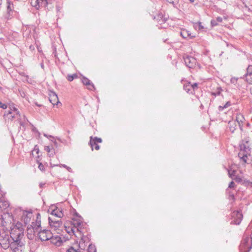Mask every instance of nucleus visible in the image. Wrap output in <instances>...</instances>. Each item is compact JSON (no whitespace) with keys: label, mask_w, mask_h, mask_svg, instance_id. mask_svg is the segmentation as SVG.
<instances>
[{"label":"nucleus","mask_w":252,"mask_h":252,"mask_svg":"<svg viewBox=\"0 0 252 252\" xmlns=\"http://www.w3.org/2000/svg\"><path fill=\"white\" fill-rule=\"evenodd\" d=\"M232 217L234 219L232 222H233L235 224H239L242 220L243 215L240 211H234L232 213Z\"/></svg>","instance_id":"13"},{"label":"nucleus","mask_w":252,"mask_h":252,"mask_svg":"<svg viewBox=\"0 0 252 252\" xmlns=\"http://www.w3.org/2000/svg\"><path fill=\"white\" fill-rule=\"evenodd\" d=\"M200 107H203V105H201Z\"/></svg>","instance_id":"60"},{"label":"nucleus","mask_w":252,"mask_h":252,"mask_svg":"<svg viewBox=\"0 0 252 252\" xmlns=\"http://www.w3.org/2000/svg\"><path fill=\"white\" fill-rule=\"evenodd\" d=\"M88 252H96V249L94 245L89 244L88 246Z\"/></svg>","instance_id":"30"},{"label":"nucleus","mask_w":252,"mask_h":252,"mask_svg":"<svg viewBox=\"0 0 252 252\" xmlns=\"http://www.w3.org/2000/svg\"><path fill=\"white\" fill-rule=\"evenodd\" d=\"M10 237L8 235L1 236L0 237V244L1 247L4 250L10 248L11 247Z\"/></svg>","instance_id":"7"},{"label":"nucleus","mask_w":252,"mask_h":252,"mask_svg":"<svg viewBox=\"0 0 252 252\" xmlns=\"http://www.w3.org/2000/svg\"><path fill=\"white\" fill-rule=\"evenodd\" d=\"M229 176L232 179L235 176L236 170L233 169L232 167H230L228 170Z\"/></svg>","instance_id":"27"},{"label":"nucleus","mask_w":252,"mask_h":252,"mask_svg":"<svg viewBox=\"0 0 252 252\" xmlns=\"http://www.w3.org/2000/svg\"><path fill=\"white\" fill-rule=\"evenodd\" d=\"M102 139L100 138L95 137L93 138L92 136L90 137V144L92 147V150H94V143L96 144L97 143H101Z\"/></svg>","instance_id":"21"},{"label":"nucleus","mask_w":252,"mask_h":252,"mask_svg":"<svg viewBox=\"0 0 252 252\" xmlns=\"http://www.w3.org/2000/svg\"><path fill=\"white\" fill-rule=\"evenodd\" d=\"M169 3L173 4L175 7L179 2V0H166Z\"/></svg>","instance_id":"38"},{"label":"nucleus","mask_w":252,"mask_h":252,"mask_svg":"<svg viewBox=\"0 0 252 252\" xmlns=\"http://www.w3.org/2000/svg\"><path fill=\"white\" fill-rule=\"evenodd\" d=\"M70 226H65V230L70 235H75L76 230L80 235L83 233V228L86 224L83 222V218L77 213L74 216L70 222Z\"/></svg>","instance_id":"1"},{"label":"nucleus","mask_w":252,"mask_h":252,"mask_svg":"<svg viewBox=\"0 0 252 252\" xmlns=\"http://www.w3.org/2000/svg\"><path fill=\"white\" fill-rule=\"evenodd\" d=\"M0 108H1L3 109H5L7 108V105L5 104L2 103L1 101H0Z\"/></svg>","instance_id":"44"},{"label":"nucleus","mask_w":252,"mask_h":252,"mask_svg":"<svg viewBox=\"0 0 252 252\" xmlns=\"http://www.w3.org/2000/svg\"><path fill=\"white\" fill-rule=\"evenodd\" d=\"M54 143L55 146H57V142L56 141H54Z\"/></svg>","instance_id":"55"},{"label":"nucleus","mask_w":252,"mask_h":252,"mask_svg":"<svg viewBox=\"0 0 252 252\" xmlns=\"http://www.w3.org/2000/svg\"><path fill=\"white\" fill-rule=\"evenodd\" d=\"M216 21L217 22V23H220L222 22V19L221 17H218L217 18H216Z\"/></svg>","instance_id":"48"},{"label":"nucleus","mask_w":252,"mask_h":252,"mask_svg":"<svg viewBox=\"0 0 252 252\" xmlns=\"http://www.w3.org/2000/svg\"><path fill=\"white\" fill-rule=\"evenodd\" d=\"M25 76L26 77V78H28V76H27V75H26V76Z\"/></svg>","instance_id":"59"},{"label":"nucleus","mask_w":252,"mask_h":252,"mask_svg":"<svg viewBox=\"0 0 252 252\" xmlns=\"http://www.w3.org/2000/svg\"><path fill=\"white\" fill-rule=\"evenodd\" d=\"M4 116L6 119L11 121L15 119L20 120L21 117L19 111L13 106L9 107V110L6 114H5Z\"/></svg>","instance_id":"4"},{"label":"nucleus","mask_w":252,"mask_h":252,"mask_svg":"<svg viewBox=\"0 0 252 252\" xmlns=\"http://www.w3.org/2000/svg\"><path fill=\"white\" fill-rule=\"evenodd\" d=\"M13 228H17V229H22V231L24 232L23 225L20 222H17Z\"/></svg>","instance_id":"35"},{"label":"nucleus","mask_w":252,"mask_h":252,"mask_svg":"<svg viewBox=\"0 0 252 252\" xmlns=\"http://www.w3.org/2000/svg\"><path fill=\"white\" fill-rule=\"evenodd\" d=\"M252 249V235H245L239 246L240 252H249Z\"/></svg>","instance_id":"3"},{"label":"nucleus","mask_w":252,"mask_h":252,"mask_svg":"<svg viewBox=\"0 0 252 252\" xmlns=\"http://www.w3.org/2000/svg\"><path fill=\"white\" fill-rule=\"evenodd\" d=\"M24 249V244L22 241H15L11 242L10 248L12 252H22Z\"/></svg>","instance_id":"6"},{"label":"nucleus","mask_w":252,"mask_h":252,"mask_svg":"<svg viewBox=\"0 0 252 252\" xmlns=\"http://www.w3.org/2000/svg\"><path fill=\"white\" fill-rule=\"evenodd\" d=\"M48 220L51 227H54L55 229L60 227L62 224V222L60 219L58 218V219H56L52 217H49L48 218Z\"/></svg>","instance_id":"11"},{"label":"nucleus","mask_w":252,"mask_h":252,"mask_svg":"<svg viewBox=\"0 0 252 252\" xmlns=\"http://www.w3.org/2000/svg\"><path fill=\"white\" fill-rule=\"evenodd\" d=\"M184 60L186 65L189 68H193L196 65V59L191 56H189L188 55L184 56Z\"/></svg>","instance_id":"10"},{"label":"nucleus","mask_w":252,"mask_h":252,"mask_svg":"<svg viewBox=\"0 0 252 252\" xmlns=\"http://www.w3.org/2000/svg\"><path fill=\"white\" fill-rule=\"evenodd\" d=\"M39 238L42 241H48L52 237V233L50 230L40 229L37 233Z\"/></svg>","instance_id":"8"},{"label":"nucleus","mask_w":252,"mask_h":252,"mask_svg":"<svg viewBox=\"0 0 252 252\" xmlns=\"http://www.w3.org/2000/svg\"><path fill=\"white\" fill-rule=\"evenodd\" d=\"M232 179L235 180L236 182H241L242 181V179L240 177H237L236 176H234L232 178Z\"/></svg>","instance_id":"41"},{"label":"nucleus","mask_w":252,"mask_h":252,"mask_svg":"<svg viewBox=\"0 0 252 252\" xmlns=\"http://www.w3.org/2000/svg\"><path fill=\"white\" fill-rule=\"evenodd\" d=\"M49 241L53 244L56 245L57 246H60L62 243V240L61 238L58 235L54 236L52 234V237L50 239Z\"/></svg>","instance_id":"15"},{"label":"nucleus","mask_w":252,"mask_h":252,"mask_svg":"<svg viewBox=\"0 0 252 252\" xmlns=\"http://www.w3.org/2000/svg\"><path fill=\"white\" fill-rule=\"evenodd\" d=\"M20 125H21V126L22 125V123H21V122L20 123Z\"/></svg>","instance_id":"58"},{"label":"nucleus","mask_w":252,"mask_h":252,"mask_svg":"<svg viewBox=\"0 0 252 252\" xmlns=\"http://www.w3.org/2000/svg\"><path fill=\"white\" fill-rule=\"evenodd\" d=\"M23 236L24 232L22 231V229H17V228H12L11 229L10 237L12 241H21Z\"/></svg>","instance_id":"5"},{"label":"nucleus","mask_w":252,"mask_h":252,"mask_svg":"<svg viewBox=\"0 0 252 252\" xmlns=\"http://www.w3.org/2000/svg\"><path fill=\"white\" fill-rule=\"evenodd\" d=\"M27 231L28 238L31 240L33 238L34 234L37 233L36 231L34 230V228L31 227L30 226L29 227V226L27 227Z\"/></svg>","instance_id":"20"},{"label":"nucleus","mask_w":252,"mask_h":252,"mask_svg":"<svg viewBox=\"0 0 252 252\" xmlns=\"http://www.w3.org/2000/svg\"><path fill=\"white\" fill-rule=\"evenodd\" d=\"M230 196L233 199H234V195L233 194L232 195H230Z\"/></svg>","instance_id":"56"},{"label":"nucleus","mask_w":252,"mask_h":252,"mask_svg":"<svg viewBox=\"0 0 252 252\" xmlns=\"http://www.w3.org/2000/svg\"><path fill=\"white\" fill-rule=\"evenodd\" d=\"M191 86L192 87V91L194 93L195 90L198 88V84L197 83H194L191 84Z\"/></svg>","instance_id":"42"},{"label":"nucleus","mask_w":252,"mask_h":252,"mask_svg":"<svg viewBox=\"0 0 252 252\" xmlns=\"http://www.w3.org/2000/svg\"><path fill=\"white\" fill-rule=\"evenodd\" d=\"M34 222L36 223V225L37 226V227H38L39 228H41L40 215L39 213L37 214L36 220Z\"/></svg>","instance_id":"29"},{"label":"nucleus","mask_w":252,"mask_h":252,"mask_svg":"<svg viewBox=\"0 0 252 252\" xmlns=\"http://www.w3.org/2000/svg\"><path fill=\"white\" fill-rule=\"evenodd\" d=\"M38 168L42 171L44 170V166L41 163L39 164Z\"/></svg>","instance_id":"45"},{"label":"nucleus","mask_w":252,"mask_h":252,"mask_svg":"<svg viewBox=\"0 0 252 252\" xmlns=\"http://www.w3.org/2000/svg\"><path fill=\"white\" fill-rule=\"evenodd\" d=\"M93 144H94V148L95 150H98L99 149V146L97 144V143H96V144L94 143Z\"/></svg>","instance_id":"49"},{"label":"nucleus","mask_w":252,"mask_h":252,"mask_svg":"<svg viewBox=\"0 0 252 252\" xmlns=\"http://www.w3.org/2000/svg\"><path fill=\"white\" fill-rule=\"evenodd\" d=\"M195 28H197V26H198V29L199 30H201L204 29V27L201 25V22H197L195 25Z\"/></svg>","instance_id":"39"},{"label":"nucleus","mask_w":252,"mask_h":252,"mask_svg":"<svg viewBox=\"0 0 252 252\" xmlns=\"http://www.w3.org/2000/svg\"><path fill=\"white\" fill-rule=\"evenodd\" d=\"M244 120H245V118L243 115H242L241 114H239L237 115L236 117V120L237 122V123H238L240 129H242V126L243 125V123L244 122Z\"/></svg>","instance_id":"22"},{"label":"nucleus","mask_w":252,"mask_h":252,"mask_svg":"<svg viewBox=\"0 0 252 252\" xmlns=\"http://www.w3.org/2000/svg\"><path fill=\"white\" fill-rule=\"evenodd\" d=\"M44 136L47 137V138H49V137H53L51 135H48L47 134L44 133Z\"/></svg>","instance_id":"50"},{"label":"nucleus","mask_w":252,"mask_h":252,"mask_svg":"<svg viewBox=\"0 0 252 252\" xmlns=\"http://www.w3.org/2000/svg\"><path fill=\"white\" fill-rule=\"evenodd\" d=\"M212 26L214 27L218 25V23L216 20H212L211 21Z\"/></svg>","instance_id":"43"},{"label":"nucleus","mask_w":252,"mask_h":252,"mask_svg":"<svg viewBox=\"0 0 252 252\" xmlns=\"http://www.w3.org/2000/svg\"><path fill=\"white\" fill-rule=\"evenodd\" d=\"M235 186V183L232 181L229 184V186H228V188H233Z\"/></svg>","instance_id":"47"},{"label":"nucleus","mask_w":252,"mask_h":252,"mask_svg":"<svg viewBox=\"0 0 252 252\" xmlns=\"http://www.w3.org/2000/svg\"><path fill=\"white\" fill-rule=\"evenodd\" d=\"M251 144L249 139H246L242 141L240 145V152L238 154V157L241 162L244 163H248L249 161V157L251 156Z\"/></svg>","instance_id":"2"},{"label":"nucleus","mask_w":252,"mask_h":252,"mask_svg":"<svg viewBox=\"0 0 252 252\" xmlns=\"http://www.w3.org/2000/svg\"><path fill=\"white\" fill-rule=\"evenodd\" d=\"M77 75L76 74H73L72 75H68L67 77V79L69 81H72L74 78H77Z\"/></svg>","instance_id":"37"},{"label":"nucleus","mask_w":252,"mask_h":252,"mask_svg":"<svg viewBox=\"0 0 252 252\" xmlns=\"http://www.w3.org/2000/svg\"><path fill=\"white\" fill-rule=\"evenodd\" d=\"M37 3L39 4V8L40 6H45L47 4L46 0H37Z\"/></svg>","instance_id":"32"},{"label":"nucleus","mask_w":252,"mask_h":252,"mask_svg":"<svg viewBox=\"0 0 252 252\" xmlns=\"http://www.w3.org/2000/svg\"><path fill=\"white\" fill-rule=\"evenodd\" d=\"M229 129L232 132H234L236 129V125L234 122H229Z\"/></svg>","instance_id":"28"},{"label":"nucleus","mask_w":252,"mask_h":252,"mask_svg":"<svg viewBox=\"0 0 252 252\" xmlns=\"http://www.w3.org/2000/svg\"><path fill=\"white\" fill-rule=\"evenodd\" d=\"M41 67L42 68H44V64L43 63H41Z\"/></svg>","instance_id":"54"},{"label":"nucleus","mask_w":252,"mask_h":252,"mask_svg":"<svg viewBox=\"0 0 252 252\" xmlns=\"http://www.w3.org/2000/svg\"><path fill=\"white\" fill-rule=\"evenodd\" d=\"M49 211H51V215L53 217H56L58 219H60L63 216L62 211L56 206L51 207Z\"/></svg>","instance_id":"12"},{"label":"nucleus","mask_w":252,"mask_h":252,"mask_svg":"<svg viewBox=\"0 0 252 252\" xmlns=\"http://www.w3.org/2000/svg\"><path fill=\"white\" fill-rule=\"evenodd\" d=\"M1 89V87H0V89Z\"/></svg>","instance_id":"61"},{"label":"nucleus","mask_w":252,"mask_h":252,"mask_svg":"<svg viewBox=\"0 0 252 252\" xmlns=\"http://www.w3.org/2000/svg\"><path fill=\"white\" fill-rule=\"evenodd\" d=\"M45 185V184L44 183H40L39 186H40V188H43Z\"/></svg>","instance_id":"51"},{"label":"nucleus","mask_w":252,"mask_h":252,"mask_svg":"<svg viewBox=\"0 0 252 252\" xmlns=\"http://www.w3.org/2000/svg\"><path fill=\"white\" fill-rule=\"evenodd\" d=\"M30 227L34 228V230L36 231L37 233H38L41 229L37 227L34 222H32V224L30 225Z\"/></svg>","instance_id":"34"},{"label":"nucleus","mask_w":252,"mask_h":252,"mask_svg":"<svg viewBox=\"0 0 252 252\" xmlns=\"http://www.w3.org/2000/svg\"><path fill=\"white\" fill-rule=\"evenodd\" d=\"M184 90L189 94H193L194 93L192 91V87L191 84L189 82L184 85Z\"/></svg>","instance_id":"23"},{"label":"nucleus","mask_w":252,"mask_h":252,"mask_svg":"<svg viewBox=\"0 0 252 252\" xmlns=\"http://www.w3.org/2000/svg\"><path fill=\"white\" fill-rule=\"evenodd\" d=\"M49 101L54 105H58L60 103L57 94L55 92H51L49 95Z\"/></svg>","instance_id":"16"},{"label":"nucleus","mask_w":252,"mask_h":252,"mask_svg":"<svg viewBox=\"0 0 252 252\" xmlns=\"http://www.w3.org/2000/svg\"><path fill=\"white\" fill-rule=\"evenodd\" d=\"M231 105V103L230 101H227L223 106H219V110L220 111H222L224 108H226Z\"/></svg>","instance_id":"31"},{"label":"nucleus","mask_w":252,"mask_h":252,"mask_svg":"<svg viewBox=\"0 0 252 252\" xmlns=\"http://www.w3.org/2000/svg\"><path fill=\"white\" fill-rule=\"evenodd\" d=\"M31 5L34 7L36 9H39V4L37 3V0H31Z\"/></svg>","instance_id":"33"},{"label":"nucleus","mask_w":252,"mask_h":252,"mask_svg":"<svg viewBox=\"0 0 252 252\" xmlns=\"http://www.w3.org/2000/svg\"><path fill=\"white\" fill-rule=\"evenodd\" d=\"M82 82L83 84L87 87V88L90 90H93L94 89V84L91 81L85 77H83Z\"/></svg>","instance_id":"17"},{"label":"nucleus","mask_w":252,"mask_h":252,"mask_svg":"<svg viewBox=\"0 0 252 252\" xmlns=\"http://www.w3.org/2000/svg\"><path fill=\"white\" fill-rule=\"evenodd\" d=\"M36 147H37V146H35V147H34V150H35V151H36V153H38V152H39V149H36Z\"/></svg>","instance_id":"52"},{"label":"nucleus","mask_w":252,"mask_h":252,"mask_svg":"<svg viewBox=\"0 0 252 252\" xmlns=\"http://www.w3.org/2000/svg\"><path fill=\"white\" fill-rule=\"evenodd\" d=\"M65 252H82L78 250H77L76 248H75L74 247H70L69 248H68Z\"/></svg>","instance_id":"36"},{"label":"nucleus","mask_w":252,"mask_h":252,"mask_svg":"<svg viewBox=\"0 0 252 252\" xmlns=\"http://www.w3.org/2000/svg\"><path fill=\"white\" fill-rule=\"evenodd\" d=\"M190 2H193L194 0H189Z\"/></svg>","instance_id":"57"},{"label":"nucleus","mask_w":252,"mask_h":252,"mask_svg":"<svg viewBox=\"0 0 252 252\" xmlns=\"http://www.w3.org/2000/svg\"><path fill=\"white\" fill-rule=\"evenodd\" d=\"M154 19H156L158 22L160 24H161L166 21L165 18L163 19V16L161 14H158L157 17H155Z\"/></svg>","instance_id":"26"},{"label":"nucleus","mask_w":252,"mask_h":252,"mask_svg":"<svg viewBox=\"0 0 252 252\" xmlns=\"http://www.w3.org/2000/svg\"><path fill=\"white\" fill-rule=\"evenodd\" d=\"M32 214L31 212L24 211L23 212L22 220L25 224L29 223L31 220Z\"/></svg>","instance_id":"14"},{"label":"nucleus","mask_w":252,"mask_h":252,"mask_svg":"<svg viewBox=\"0 0 252 252\" xmlns=\"http://www.w3.org/2000/svg\"><path fill=\"white\" fill-rule=\"evenodd\" d=\"M35 104L36 106H38V107H41V106H42V105H41V104H38L37 102H35Z\"/></svg>","instance_id":"53"},{"label":"nucleus","mask_w":252,"mask_h":252,"mask_svg":"<svg viewBox=\"0 0 252 252\" xmlns=\"http://www.w3.org/2000/svg\"><path fill=\"white\" fill-rule=\"evenodd\" d=\"M44 149L48 152L50 157L53 156L55 154L54 150H52V149H51L49 146H45Z\"/></svg>","instance_id":"25"},{"label":"nucleus","mask_w":252,"mask_h":252,"mask_svg":"<svg viewBox=\"0 0 252 252\" xmlns=\"http://www.w3.org/2000/svg\"><path fill=\"white\" fill-rule=\"evenodd\" d=\"M180 35L184 38H187L188 37H189V38H192L195 37V35H191V33L189 31L185 29L181 30L180 32Z\"/></svg>","instance_id":"19"},{"label":"nucleus","mask_w":252,"mask_h":252,"mask_svg":"<svg viewBox=\"0 0 252 252\" xmlns=\"http://www.w3.org/2000/svg\"><path fill=\"white\" fill-rule=\"evenodd\" d=\"M252 75V65H249L247 69V73L245 74V77L246 78V80L249 84H252V78H248V76Z\"/></svg>","instance_id":"18"},{"label":"nucleus","mask_w":252,"mask_h":252,"mask_svg":"<svg viewBox=\"0 0 252 252\" xmlns=\"http://www.w3.org/2000/svg\"><path fill=\"white\" fill-rule=\"evenodd\" d=\"M237 78H235V77H233L231 79V82L233 84H235L237 81Z\"/></svg>","instance_id":"46"},{"label":"nucleus","mask_w":252,"mask_h":252,"mask_svg":"<svg viewBox=\"0 0 252 252\" xmlns=\"http://www.w3.org/2000/svg\"><path fill=\"white\" fill-rule=\"evenodd\" d=\"M59 166L60 167H64L65 168H66L69 172H72V170L71 169V168L70 167H68L67 166V165H66L65 164H60L59 165Z\"/></svg>","instance_id":"40"},{"label":"nucleus","mask_w":252,"mask_h":252,"mask_svg":"<svg viewBox=\"0 0 252 252\" xmlns=\"http://www.w3.org/2000/svg\"><path fill=\"white\" fill-rule=\"evenodd\" d=\"M89 239L88 237L82 236L78 246V248L76 249L80 252L82 250H85L88 245H89Z\"/></svg>","instance_id":"9"},{"label":"nucleus","mask_w":252,"mask_h":252,"mask_svg":"<svg viewBox=\"0 0 252 252\" xmlns=\"http://www.w3.org/2000/svg\"><path fill=\"white\" fill-rule=\"evenodd\" d=\"M9 205V204L7 201H0V211L6 209Z\"/></svg>","instance_id":"24"}]
</instances>
